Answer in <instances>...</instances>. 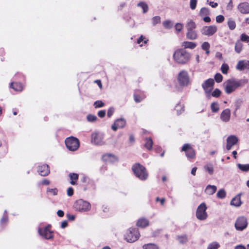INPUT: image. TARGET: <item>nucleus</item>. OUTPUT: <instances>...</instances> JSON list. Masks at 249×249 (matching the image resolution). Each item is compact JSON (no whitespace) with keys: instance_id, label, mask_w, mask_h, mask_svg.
Masks as SVG:
<instances>
[{"instance_id":"obj_1","label":"nucleus","mask_w":249,"mask_h":249,"mask_svg":"<svg viewBox=\"0 0 249 249\" xmlns=\"http://www.w3.org/2000/svg\"><path fill=\"white\" fill-rule=\"evenodd\" d=\"M248 82L247 79L237 80L231 79L227 80L224 83V89L226 93L230 94L235 91L238 87Z\"/></svg>"},{"instance_id":"obj_2","label":"nucleus","mask_w":249,"mask_h":249,"mask_svg":"<svg viewBox=\"0 0 249 249\" xmlns=\"http://www.w3.org/2000/svg\"><path fill=\"white\" fill-rule=\"evenodd\" d=\"M173 58L177 63L184 64L190 60L191 54L184 49H179L174 52Z\"/></svg>"},{"instance_id":"obj_3","label":"nucleus","mask_w":249,"mask_h":249,"mask_svg":"<svg viewBox=\"0 0 249 249\" xmlns=\"http://www.w3.org/2000/svg\"><path fill=\"white\" fill-rule=\"evenodd\" d=\"M132 170L135 176L142 180H146L148 177L146 168L139 163H136L132 166Z\"/></svg>"},{"instance_id":"obj_4","label":"nucleus","mask_w":249,"mask_h":249,"mask_svg":"<svg viewBox=\"0 0 249 249\" xmlns=\"http://www.w3.org/2000/svg\"><path fill=\"white\" fill-rule=\"evenodd\" d=\"M140 234L136 228H130L125 235V240L129 243L136 241L140 237Z\"/></svg>"},{"instance_id":"obj_5","label":"nucleus","mask_w":249,"mask_h":249,"mask_svg":"<svg viewBox=\"0 0 249 249\" xmlns=\"http://www.w3.org/2000/svg\"><path fill=\"white\" fill-rule=\"evenodd\" d=\"M207 207L205 203H202L198 206L196 211V217L198 220L203 221L207 218Z\"/></svg>"},{"instance_id":"obj_6","label":"nucleus","mask_w":249,"mask_h":249,"mask_svg":"<svg viewBox=\"0 0 249 249\" xmlns=\"http://www.w3.org/2000/svg\"><path fill=\"white\" fill-rule=\"evenodd\" d=\"M248 225V219L244 216L238 217L234 224L235 229L238 231H242L247 228Z\"/></svg>"},{"instance_id":"obj_7","label":"nucleus","mask_w":249,"mask_h":249,"mask_svg":"<svg viewBox=\"0 0 249 249\" xmlns=\"http://www.w3.org/2000/svg\"><path fill=\"white\" fill-rule=\"evenodd\" d=\"M178 80L181 86L186 87L191 84L188 73L185 71H182L178 73Z\"/></svg>"},{"instance_id":"obj_8","label":"nucleus","mask_w":249,"mask_h":249,"mask_svg":"<svg viewBox=\"0 0 249 249\" xmlns=\"http://www.w3.org/2000/svg\"><path fill=\"white\" fill-rule=\"evenodd\" d=\"M65 143L68 149L71 151H75L79 147V140L73 137L67 138L65 140Z\"/></svg>"},{"instance_id":"obj_9","label":"nucleus","mask_w":249,"mask_h":249,"mask_svg":"<svg viewBox=\"0 0 249 249\" xmlns=\"http://www.w3.org/2000/svg\"><path fill=\"white\" fill-rule=\"evenodd\" d=\"M74 207L76 210L79 212H87L90 210V204L86 201L79 199L75 203Z\"/></svg>"},{"instance_id":"obj_10","label":"nucleus","mask_w":249,"mask_h":249,"mask_svg":"<svg viewBox=\"0 0 249 249\" xmlns=\"http://www.w3.org/2000/svg\"><path fill=\"white\" fill-rule=\"evenodd\" d=\"M104 135L100 132H94L91 135V142L95 145H103L106 142L104 141Z\"/></svg>"},{"instance_id":"obj_11","label":"nucleus","mask_w":249,"mask_h":249,"mask_svg":"<svg viewBox=\"0 0 249 249\" xmlns=\"http://www.w3.org/2000/svg\"><path fill=\"white\" fill-rule=\"evenodd\" d=\"M214 81L213 79L210 78L206 80L202 85V87L205 91L207 97H211V92L213 88Z\"/></svg>"},{"instance_id":"obj_12","label":"nucleus","mask_w":249,"mask_h":249,"mask_svg":"<svg viewBox=\"0 0 249 249\" xmlns=\"http://www.w3.org/2000/svg\"><path fill=\"white\" fill-rule=\"evenodd\" d=\"M50 226H48L43 228H39L38 232L39 235L46 239L52 238L53 235L52 232L50 230Z\"/></svg>"},{"instance_id":"obj_13","label":"nucleus","mask_w":249,"mask_h":249,"mask_svg":"<svg viewBox=\"0 0 249 249\" xmlns=\"http://www.w3.org/2000/svg\"><path fill=\"white\" fill-rule=\"evenodd\" d=\"M181 151L185 152L186 156L188 158H195L196 156L195 151L190 144L186 143L184 144L182 147Z\"/></svg>"},{"instance_id":"obj_14","label":"nucleus","mask_w":249,"mask_h":249,"mask_svg":"<svg viewBox=\"0 0 249 249\" xmlns=\"http://www.w3.org/2000/svg\"><path fill=\"white\" fill-rule=\"evenodd\" d=\"M217 30V27L215 25L204 26L201 29V33L205 36H212L216 32Z\"/></svg>"},{"instance_id":"obj_15","label":"nucleus","mask_w":249,"mask_h":249,"mask_svg":"<svg viewBox=\"0 0 249 249\" xmlns=\"http://www.w3.org/2000/svg\"><path fill=\"white\" fill-rule=\"evenodd\" d=\"M126 124L125 120L123 118L117 119L114 123L112 125V129L116 131L118 128H122L124 127Z\"/></svg>"},{"instance_id":"obj_16","label":"nucleus","mask_w":249,"mask_h":249,"mask_svg":"<svg viewBox=\"0 0 249 249\" xmlns=\"http://www.w3.org/2000/svg\"><path fill=\"white\" fill-rule=\"evenodd\" d=\"M238 141L237 137L234 135H231L227 139L226 149L230 150L231 147L236 144Z\"/></svg>"},{"instance_id":"obj_17","label":"nucleus","mask_w":249,"mask_h":249,"mask_svg":"<svg viewBox=\"0 0 249 249\" xmlns=\"http://www.w3.org/2000/svg\"><path fill=\"white\" fill-rule=\"evenodd\" d=\"M220 119L224 122H228L231 118V110L226 108L222 111L220 116Z\"/></svg>"},{"instance_id":"obj_18","label":"nucleus","mask_w":249,"mask_h":249,"mask_svg":"<svg viewBox=\"0 0 249 249\" xmlns=\"http://www.w3.org/2000/svg\"><path fill=\"white\" fill-rule=\"evenodd\" d=\"M238 9L242 14L249 13V3L248 2H242L238 5Z\"/></svg>"},{"instance_id":"obj_19","label":"nucleus","mask_w":249,"mask_h":249,"mask_svg":"<svg viewBox=\"0 0 249 249\" xmlns=\"http://www.w3.org/2000/svg\"><path fill=\"white\" fill-rule=\"evenodd\" d=\"M38 172L42 176H47L50 173V170L48 165H43L38 168Z\"/></svg>"},{"instance_id":"obj_20","label":"nucleus","mask_w":249,"mask_h":249,"mask_svg":"<svg viewBox=\"0 0 249 249\" xmlns=\"http://www.w3.org/2000/svg\"><path fill=\"white\" fill-rule=\"evenodd\" d=\"M137 225L140 228H145L149 225V221L144 218H140L137 221Z\"/></svg>"},{"instance_id":"obj_21","label":"nucleus","mask_w":249,"mask_h":249,"mask_svg":"<svg viewBox=\"0 0 249 249\" xmlns=\"http://www.w3.org/2000/svg\"><path fill=\"white\" fill-rule=\"evenodd\" d=\"M197 34L196 30L187 31L186 37L190 40H195L197 38Z\"/></svg>"},{"instance_id":"obj_22","label":"nucleus","mask_w":249,"mask_h":249,"mask_svg":"<svg viewBox=\"0 0 249 249\" xmlns=\"http://www.w3.org/2000/svg\"><path fill=\"white\" fill-rule=\"evenodd\" d=\"M241 204L242 202L240 195L235 196L231 201V205L235 207H239Z\"/></svg>"},{"instance_id":"obj_23","label":"nucleus","mask_w":249,"mask_h":249,"mask_svg":"<svg viewBox=\"0 0 249 249\" xmlns=\"http://www.w3.org/2000/svg\"><path fill=\"white\" fill-rule=\"evenodd\" d=\"M181 46L185 49H194L196 46V44L194 42L184 41L181 43Z\"/></svg>"},{"instance_id":"obj_24","label":"nucleus","mask_w":249,"mask_h":249,"mask_svg":"<svg viewBox=\"0 0 249 249\" xmlns=\"http://www.w3.org/2000/svg\"><path fill=\"white\" fill-rule=\"evenodd\" d=\"M217 187L215 185H208L207 186L205 192L209 195H212L216 192Z\"/></svg>"},{"instance_id":"obj_25","label":"nucleus","mask_w":249,"mask_h":249,"mask_svg":"<svg viewBox=\"0 0 249 249\" xmlns=\"http://www.w3.org/2000/svg\"><path fill=\"white\" fill-rule=\"evenodd\" d=\"M10 87L17 91H21L23 89V86L20 83H12Z\"/></svg>"},{"instance_id":"obj_26","label":"nucleus","mask_w":249,"mask_h":249,"mask_svg":"<svg viewBox=\"0 0 249 249\" xmlns=\"http://www.w3.org/2000/svg\"><path fill=\"white\" fill-rule=\"evenodd\" d=\"M186 27L187 31L194 30L196 28V24L193 20L189 19L187 22Z\"/></svg>"},{"instance_id":"obj_27","label":"nucleus","mask_w":249,"mask_h":249,"mask_svg":"<svg viewBox=\"0 0 249 249\" xmlns=\"http://www.w3.org/2000/svg\"><path fill=\"white\" fill-rule=\"evenodd\" d=\"M71 181V184L72 185L76 184V181L78 179V175L76 173H70L69 175Z\"/></svg>"},{"instance_id":"obj_28","label":"nucleus","mask_w":249,"mask_h":249,"mask_svg":"<svg viewBox=\"0 0 249 249\" xmlns=\"http://www.w3.org/2000/svg\"><path fill=\"white\" fill-rule=\"evenodd\" d=\"M138 7H140L142 8L143 13H146L148 10V6L147 4L143 1H141L137 4Z\"/></svg>"},{"instance_id":"obj_29","label":"nucleus","mask_w":249,"mask_h":249,"mask_svg":"<svg viewBox=\"0 0 249 249\" xmlns=\"http://www.w3.org/2000/svg\"><path fill=\"white\" fill-rule=\"evenodd\" d=\"M243 48V44L240 41H237L235 45V51L237 53H240Z\"/></svg>"},{"instance_id":"obj_30","label":"nucleus","mask_w":249,"mask_h":249,"mask_svg":"<svg viewBox=\"0 0 249 249\" xmlns=\"http://www.w3.org/2000/svg\"><path fill=\"white\" fill-rule=\"evenodd\" d=\"M145 143L144 144L145 147L148 150H150L152 148L153 145V141L152 139L150 138H145Z\"/></svg>"},{"instance_id":"obj_31","label":"nucleus","mask_w":249,"mask_h":249,"mask_svg":"<svg viewBox=\"0 0 249 249\" xmlns=\"http://www.w3.org/2000/svg\"><path fill=\"white\" fill-rule=\"evenodd\" d=\"M202 49L206 51V53L207 54H209L210 53V45L208 42H204L202 43L201 45Z\"/></svg>"},{"instance_id":"obj_32","label":"nucleus","mask_w":249,"mask_h":249,"mask_svg":"<svg viewBox=\"0 0 249 249\" xmlns=\"http://www.w3.org/2000/svg\"><path fill=\"white\" fill-rule=\"evenodd\" d=\"M237 165L238 168L243 172L249 171V164H242L238 163Z\"/></svg>"},{"instance_id":"obj_33","label":"nucleus","mask_w":249,"mask_h":249,"mask_svg":"<svg viewBox=\"0 0 249 249\" xmlns=\"http://www.w3.org/2000/svg\"><path fill=\"white\" fill-rule=\"evenodd\" d=\"M204 169L210 175H212L213 173V167L212 164L209 163L205 165L204 167Z\"/></svg>"},{"instance_id":"obj_34","label":"nucleus","mask_w":249,"mask_h":249,"mask_svg":"<svg viewBox=\"0 0 249 249\" xmlns=\"http://www.w3.org/2000/svg\"><path fill=\"white\" fill-rule=\"evenodd\" d=\"M226 193L225 190L220 189L217 193L216 196L218 198L223 199L226 197Z\"/></svg>"},{"instance_id":"obj_35","label":"nucleus","mask_w":249,"mask_h":249,"mask_svg":"<svg viewBox=\"0 0 249 249\" xmlns=\"http://www.w3.org/2000/svg\"><path fill=\"white\" fill-rule=\"evenodd\" d=\"M143 249H159L157 246L154 244H145L142 246Z\"/></svg>"},{"instance_id":"obj_36","label":"nucleus","mask_w":249,"mask_h":249,"mask_svg":"<svg viewBox=\"0 0 249 249\" xmlns=\"http://www.w3.org/2000/svg\"><path fill=\"white\" fill-rule=\"evenodd\" d=\"M245 61H239L236 67V68L239 71H243L245 70Z\"/></svg>"},{"instance_id":"obj_37","label":"nucleus","mask_w":249,"mask_h":249,"mask_svg":"<svg viewBox=\"0 0 249 249\" xmlns=\"http://www.w3.org/2000/svg\"><path fill=\"white\" fill-rule=\"evenodd\" d=\"M211 108L213 112H217L219 109L218 104L217 103L213 102L211 104Z\"/></svg>"},{"instance_id":"obj_38","label":"nucleus","mask_w":249,"mask_h":249,"mask_svg":"<svg viewBox=\"0 0 249 249\" xmlns=\"http://www.w3.org/2000/svg\"><path fill=\"white\" fill-rule=\"evenodd\" d=\"M220 245L217 242H213L208 245L207 249H218Z\"/></svg>"},{"instance_id":"obj_39","label":"nucleus","mask_w":249,"mask_h":249,"mask_svg":"<svg viewBox=\"0 0 249 249\" xmlns=\"http://www.w3.org/2000/svg\"><path fill=\"white\" fill-rule=\"evenodd\" d=\"M58 190L56 188H48L47 193L50 195L56 196L57 194Z\"/></svg>"},{"instance_id":"obj_40","label":"nucleus","mask_w":249,"mask_h":249,"mask_svg":"<svg viewBox=\"0 0 249 249\" xmlns=\"http://www.w3.org/2000/svg\"><path fill=\"white\" fill-rule=\"evenodd\" d=\"M163 25L166 29H171L173 26V23L170 20H166L163 22Z\"/></svg>"},{"instance_id":"obj_41","label":"nucleus","mask_w":249,"mask_h":249,"mask_svg":"<svg viewBox=\"0 0 249 249\" xmlns=\"http://www.w3.org/2000/svg\"><path fill=\"white\" fill-rule=\"evenodd\" d=\"M228 25L229 28L231 30H234L236 27V24L234 21L231 19H229L228 22Z\"/></svg>"},{"instance_id":"obj_42","label":"nucleus","mask_w":249,"mask_h":249,"mask_svg":"<svg viewBox=\"0 0 249 249\" xmlns=\"http://www.w3.org/2000/svg\"><path fill=\"white\" fill-rule=\"evenodd\" d=\"M175 110H177L178 114H180L184 110L183 105L180 104H177L175 107Z\"/></svg>"},{"instance_id":"obj_43","label":"nucleus","mask_w":249,"mask_h":249,"mask_svg":"<svg viewBox=\"0 0 249 249\" xmlns=\"http://www.w3.org/2000/svg\"><path fill=\"white\" fill-rule=\"evenodd\" d=\"M229 69V66L227 64H223L221 67V70L223 74H227Z\"/></svg>"},{"instance_id":"obj_44","label":"nucleus","mask_w":249,"mask_h":249,"mask_svg":"<svg viewBox=\"0 0 249 249\" xmlns=\"http://www.w3.org/2000/svg\"><path fill=\"white\" fill-rule=\"evenodd\" d=\"M221 93V91L219 89H216L213 90L212 94H211V96L212 95L214 97H218L220 95Z\"/></svg>"},{"instance_id":"obj_45","label":"nucleus","mask_w":249,"mask_h":249,"mask_svg":"<svg viewBox=\"0 0 249 249\" xmlns=\"http://www.w3.org/2000/svg\"><path fill=\"white\" fill-rule=\"evenodd\" d=\"M214 79L216 82L220 83L223 80V76L220 73H217L214 76Z\"/></svg>"},{"instance_id":"obj_46","label":"nucleus","mask_w":249,"mask_h":249,"mask_svg":"<svg viewBox=\"0 0 249 249\" xmlns=\"http://www.w3.org/2000/svg\"><path fill=\"white\" fill-rule=\"evenodd\" d=\"M103 159L106 161H111L112 159H115V157L110 154H107L103 156Z\"/></svg>"},{"instance_id":"obj_47","label":"nucleus","mask_w":249,"mask_h":249,"mask_svg":"<svg viewBox=\"0 0 249 249\" xmlns=\"http://www.w3.org/2000/svg\"><path fill=\"white\" fill-rule=\"evenodd\" d=\"M95 108H99L103 107L104 106V103L100 100L96 101L94 103Z\"/></svg>"},{"instance_id":"obj_48","label":"nucleus","mask_w":249,"mask_h":249,"mask_svg":"<svg viewBox=\"0 0 249 249\" xmlns=\"http://www.w3.org/2000/svg\"><path fill=\"white\" fill-rule=\"evenodd\" d=\"M97 118L96 116L89 114L87 116V120L89 122H94L96 121Z\"/></svg>"},{"instance_id":"obj_49","label":"nucleus","mask_w":249,"mask_h":249,"mask_svg":"<svg viewBox=\"0 0 249 249\" xmlns=\"http://www.w3.org/2000/svg\"><path fill=\"white\" fill-rule=\"evenodd\" d=\"M197 0H190V7L192 10H195L196 8Z\"/></svg>"},{"instance_id":"obj_50","label":"nucleus","mask_w":249,"mask_h":249,"mask_svg":"<svg viewBox=\"0 0 249 249\" xmlns=\"http://www.w3.org/2000/svg\"><path fill=\"white\" fill-rule=\"evenodd\" d=\"M152 20L153 25H156L160 22V18L159 16H156L153 18Z\"/></svg>"},{"instance_id":"obj_51","label":"nucleus","mask_w":249,"mask_h":249,"mask_svg":"<svg viewBox=\"0 0 249 249\" xmlns=\"http://www.w3.org/2000/svg\"><path fill=\"white\" fill-rule=\"evenodd\" d=\"M183 27V24L180 23H177L175 26L176 30L177 33L180 32L182 30Z\"/></svg>"},{"instance_id":"obj_52","label":"nucleus","mask_w":249,"mask_h":249,"mask_svg":"<svg viewBox=\"0 0 249 249\" xmlns=\"http://www.w3.org/2000/svg\"><path fill=\"white\" fill-rule=\"evenodd\" d=\"M241 40L244 42H249V36L246 35L245 34H242L241 36Z\"/></svg>"},{"instance_id":"obj_53","label":"nucleus","mask_w":249,"mask_h":249,"mask_svg":"<svg viewBox=\"0 0 249 249\" xmlns=\"http://www.w3.org/2000/svg\"><path fill=\"white\" fill-rule=\"evenodd\" d=\"M209 10L205 7L202 8L200 11V15L202 16L203 15H206L209 14Z\"/></svg>"},{"instance_id":"obj_54","label":"nucleus","mask_w":249,"mask_h":249,"mask_svg":"<svg viewBox=\"0 0 249 249\" xmlns=\"http://www.w3.org/2000/svg\"><path fill=\"white\" fill-rule=\"evenodd\" d=\"M224 17L222 15H218L216 17V21L218 23H221L224 20Z\"/></svg>"},{"instance_id":"obj_55","label":"nucleus","mask_w":249,"mask_h":249,"mask_svg":"<svg viewBox=\"0 0 249 249\" xmlns=\"http://www.w3.org/2000/svg\"><path fill=\"white\" fill-rule=\"evenodd\" d=\"M114 112V109L113 107H110L107 111V115L108 117H110Z\"/></svg>"},{"instance_id":"obj_56","label":"nucleus","mask_w":249,"mask_h":249,"mask_svg":"<svg viewBox=\"0 0 249 249\" xmlns=\"http://www.w3.org/2000/svg\"><path fill=\"white\" fill-rule=\"evenodd\" d=\"M73 194V189L72 187H69L67 190V195L71 196Z\"/></svg>"},{"instance_id":"obj_57","label":"nucleus","mask_w":249,"mask_h":249,"mask_svg":"<svg viewBox=\"0 0 249 249\" xmlns=\"http://www.w3.org/2000/svg\"><path fill=\"white\" fill-rule=\"evenodd\" d=\"M105 115L106 111L104 110H100L98 112V115L101 118H103Z\"/></svg>"},{"instance_id":"obj_58","label":"nucleus","mask_w":249,"mask_h":249,"mask_svg":"<svg viewBox=\"0 0 249 249\" xmlns=\"http://www.w3.org/2000/svg\"><path fill=\"white\" fill-rule=\"evenodd\" d=\"M179 241L180 243L186 242L187 240V237L186 236H183L182 237H179L178 238Z\"/></svg>"},{"instance_id":"obj_59","label":"nucleus","mask_w":249,"mask_h":249,"mask_svg":"<svg viewBox=\"0 0 249 249\" xmlns=\"http://www.w3.org/2000/svg\"><path fill=\"white\" fill-rule=\"evenodd\" d=\"M235 106H236V110L238 109L241 106V101L239 100H237L235 103Z\"/></svg>"},{"instance_id":"obj_60","label":"nucleus","mask_w":249,"mask_h":249,"mask_svg":"<svg viewBox=\"0 0 249 249\" xmlns=\"http://www.w3.org/2000/svg\"><path fill=\"white\" fill-rule=\"evenodd\" d=\"M68 226V222L66 220L63 221L61 223V227L62 228H65Z\"/></svg>"},{"instance_id":"obj_61","label":"nucleus","mask_w":249,"mask_h":249,"mask_svg":"<svg viewBox=\"0 0 249 249\" xmlns=\"http://www.w3.org/2000/svg\"><path fill=\"white\" fill-rule=\"evenodd\" d=\"M209 5L213 8H215L217 6L218 4L216 2H214L213 1H211L209 2Z\"/></svg>"},{"instance_id":"obj_62","label":"nucleus","mask_w":249,"mask_h":249,"mask_svg":"<svg viewBox=\"0 0 249 249\" xmlns=\"http://www.w3.org/2000/svg\"><path fill=\"white\" fill-rule=\"evenodd\" d=\"M57 214L59 217H63L64 216V212L62 210H58L57 212Z\"/></svg>"},{"instance_id":"obj_63","label":"nucleus","mask_w":249,"mask_h":249,"mask_svg":"<svg viewBox=\"0 0 249 249\" xmlns=\"http://www.w3.org/2000/svg\"><path fill=\"white\" fill-rule=\"evenodd\" d=\"M234 249H246V248L245 246L240 245L235 246Z\"/></svg>"},{"instance_id":"obj_64","label":"nucleus","mask_w":249,"mask_h":249,"mask_svg":"<svg viewBox=\"0 0 249 249\" xmlns=\"http://www.w3.org/2000/svg\"><path fill=\"white\" fill-rule=\"evenodd\" d=\"M245 69L249 70V61H245Z\"/></svg>"}]
</instances>
